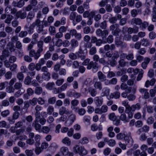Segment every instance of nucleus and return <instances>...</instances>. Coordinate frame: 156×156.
Instances as JSON below:
<instances>
[{"instance_id": "603ef678", "label": "nucleus", "mask_w": 156, "mask_h": 156, "mask_svg": "<svg viewBox=\"0 0 156 156\" xmlns=\"http://www.w3.org/2000/svg\"><path fill=\"white\" fill-rule=\"evenodd\" d=\"M28 34L27 31H21L19 34V36L20 38H23L26 37Z\"/></svg>"}, {"instance_id": "39448f33", "label": "nucleus", "mask_w": 156, "mask_h": 156, "mask_svg": "<svg viewBox=\"0 0 156 156\" xmlns=\"http://www.w3.org/2000/svg\"><path fill=\"white\" fill-rule=\"evenodd\" d=\"M98 68L99 66L98 63L96 62H94L93 61L90 62L87 67V68L88 69H90L92 68V70L94 73L97 72Z\"/></svg>"}, {"instance_id": "f03ea898", "label": "nucleus", "mask_w": 156, "mask_h": 156, "mask_svg": "<svg viewBox=\"0 0 156 156\" xmlns=\"http://www.w3.org/2000/svg\"><path fill=\"white\" fill-rule=\"evenodd\" d=\"M74 152L80 156H84L87 154V151L82 146L76 145L73 148Z\"/></svg>"}, {"instance_id": "aec40b11", "label": "nucleus", "mask_w": 156, "mask_h": 156, "mask_svg": "<svg viewBox=\"0 0 156 156\" xmlns=\"http://www.w3.org/2000/svg\"><path fill=\"white\" fill-rule=\"evenodd\" d=\"M98 79L101 82L105 81L106 80V76L101 71L98 73Z\"/></svg>"}, {"instance_id": "b1692460", "label": "nucleus", "mask_w": 156, "mask_h": 156, "mask_svg": "<svg viewBox=\"0 0 156 156\" xmlns=\"http://www.w3.org/2000/svg\"><path fill=\"white\" fill-rule=\"evenodd\" d=\"M141 43L142 45L144 47L149 46L152 44L151 42L149 40L144 38L141 40Z\"/></svg>"}, {"instance_id": "49530a36", "label": "nucleus", "mask_w": 156, "mask_h": 156, "mask_svg": "<svg viewBox=\"0 0 156 156\" xmlns=\"http://www.w3.org/2000/svg\"><path fill=\"white\" fill-rule=\"evenodd\" d=\"M6 89V92L9 93H14L15 91L14 87L10 85L7 87Z\"/></svg>"}, {"instance_id": "c85d7f7f", "label": "nucleus", "mask_w": 156, "mask_h": 156, "mask_svg": "<svg viewBox=\"0 0 156 156\" xmlns=\"http://www.w3.org/2000/svg\"><path fill=\"white\" fill-rule=\"evenodd\" d=\"M60 151L62 154L64 156H66L69 153L68 148L66 147H62L60 149Z\"/></svg>"}, {"instance_id": "338daca9", "label": "nucleus", "mask_w": 156, "mask_h": 156, "mask_svg": "<svg viewBox=\"0 0 156 156\" xmlns=\"http://www.w3.org/2000/svg\"><path fill=\"white\" fill-rule=\"evenodd\" d=\"M63 43V41L61 39H58L55 42V45L58 47H61Z\"/></svg>"}, {"instance_id": "c03bdc74", "label": "nucleus", "mask_w": 156, "mask_h": 156, "mask_svg": "<svg viewBox=\"0 0 156 156\" xmlns=\"http://www.w3.org/2000/svg\"><path fill=\"white\" fill-rule=\"evenodd\" d=\"M43 92L42 88L41 87H37L35 90V93L37 95L41 94Z\"/></svg>"}, {"instance_id": "69168bd1", "label": "nucleus", "mask_w": 156, "mask_h": 156, "mask_svg": "<svg viewBox=\"0 0 156 156\" xmlns=\"http://www.w3.org/2000/svg\"><path fill=\"white\" fill-rule=\"evenodd\" d=\"M35 64L34 63L31 62L28 65V69L31 71H33L35 69Z\"/></svg>"}, {"instance_id": "8fccbe9b", "label": "nucleus", "mask_w": 156, "mask_h": 156, "mask_svg": "<svg viewBox=\"0 0 156 156\" xmlns=\"http://www.w3.org/2000/svg\"><path fill=\"white\" fill-rule=\"evenodd\" d=\"M29 102L32 105L34 106L37 104V98H34L30 100Z\"/></svg>"}, {"instance_id": "20e7f679", "label": "nucleus", "mask_w": 156, "mask_h": 156, "mask_svg": "<svg viewBox=\"0 0 156 156\" xmlns=\"http://www.w3.org/2000/svg\"><path fill=\"white\" fill-rule=\"evenodd\" d=\"M34 27H37V31L38 33L43 31V26L41 24V21L40 20H36L32 24Z\"/></svg>"}, {"instance_id": "2eb2a0df", "label": "nucleus", "mask_w": 156, "mask_h": 156, "mask_svg": "<svg viewBox=\"0 0 156 156\" xmlns=\"http://www.w3.org/2000/svg\"><path fill=\"white\" fill-rule=\"evenodd\" d=\"M27 15L26 12H22V11L20 10L17 12L16 16L17 18H20L21 19H23L26 18Z\"/></svg>"}, {"instance_id": "a211bd4d", "label": "nucleus", "mask_w": 156, "mask_h": 156, "mask_svg": "<svg viewBox=\"0 0 156 156\" xmlns=\"http://www.w3.org/2000/svg\"><path fill=\"white\" fill-rule=\"evenodd\" d=\"M150 127L147 125H144L141 128L139 129L137 131V133L140 135L141 133L142 132L147 133L149 130Z\"/></svg>"}, {"instance_id": "7c9ffc66", "label": "nucleus", "mask_w": 156, "mask_h": 156, "mask_svg": "<svg viewBox=\"0 0 156 156\" xmlns=\"http://www.w3.org/2000/svg\"><path fill=\"white\" fill-rule=\"evenodd\" d=\"M76 14L77 13L76 12H71L69 16L70 20L73 21L74 25H75L74 22H75V20L76 16Z\"/></svg>"}, {"instance_id": "e433bc0d", "label": "nucleus", "mask_w": 156, "mask_h": 156, "mask_svg": "<svg viewBox=\"0 0 156 156\" xmlns=\"http://www.w3.org/2000/svg\"><path fill=\"white\" fill-rule=\"evenodd\" d=\"M120 119L125 122H128L129 121V119L127 118L126 115L125 113L122 114L120 117Z\"/></svg>"}, {"instance_id": "412c9836", "label": "nucleus", "mask_w": 156, "mask_h": 156, "mask_svg": "<svg viewBox=\"0 0 156 156\" xmlns=\"http://www.w3.org/2000/svg\"><path fill=\"white\" fill-rule=\"evenodd\" d=\"M104 141L108 143V144L110 146L113 147L116 144L115 141L113 139L108 140V138L106 137L104 139Z\"/></svg>"}, {"instance_id": "c9c22d12", "label": "nucleus", "mask_w": 156, "mask_h": 156, "mask_svg": "<svg viewBox=\"0 0 156 156\" xmlns=\"http://www.w3.org/2000/svg\"><path fill=\"white\" fill-rule=\"evenodd\" d=\"M133 112H134L135 110H139L141 108L140 105L138 103L136 104V105H132Z\"/></svg>"}, {"instance_id": "a878e982", "label": "nucleus", "mask_w": 156, "mask_h": 156, "mask_svg": "<svg viewBox=\"0 0 156 156\" xmlns=\"http://www.w3.org/2000/svg\"><path fill=\"white\" fill-rule=\"evenodd\" d=\"M41 136L39 134H36L34 136V139L35 140V146H39L40 144V139Z\"/></svg>"}, {"instance_id": "09e8293b", "label": "nucleus", "mask_w": 156, "mask_h": 156, "mask_svg": "<svg viewBox=\"0 0 156 156\" xmlns=\"http://www.w3.org/2000/svg\"><path fill=\"white\" fill-rule=\"evenodd\" d=\"M24 60L28 62H30L32 61V58L31 57L30 55H25L23 57Z\"/></svg>"}, {"instance_id": "5701e85b", "label": "nucleus", "mask_w": 156, "mask_h": 156, "mask_svg": "<svg viewBox=\"0 0 156 156\" xmlns=\"http://www.w3.org/2000/svg\"><path fill=\"white\" fill-rule=\"evenodd\" d=\"M76 115L75 114H71L68 118L66 122H69L70 125H72L76 119Z\"/></svg>"}, {"instance_id": "2f4dec72", "label": "nucleus", "mask_w": 156, "mask_h": 156, "mask_svg": "<svg viewBox=\"0 0 156 156\" xmlns=\"http://www.w3.org/2000/svg\"><path fill=\"white\" fill-rule=\"evenodd\" d=\"M50 130V128L48 126H43L42 127L41 133L47 134L48 133Z\"/></svg>"}, {"instance_id": "5fc2aeb1", "label": "nucleus", "mask_w": 156, "mask_h": 156, "mask_svg": "<svg viewBox=\"0 0 156 156\" xmlns=\"http://www.w3.org/2000/svg\"><path fill=\"white\" fill-rule=\"evenodd\" d=\"M90 49L89 50V53L90 55H93L95 54L97 50L96 48L95 47H93L90 48Z\"/></svg>"}, {"instance_id": "6ab92c4d", "label": "nucleus", "mask_w": 156, "mask_h": 156, "mask_svg": "<svg viewBox=\"0 0 156 156\" xmlns=\"http://www.w3.org/2000/svg\"><path fill=\"white\" fill-rule=\"evenodd\" d=\"M132 24L136 25H140L142 23V21L141 19L139 18H133L131 20Z\"/></svg>"}, {"instance_id": "79ce46f5", "label": "nucleus", "mask_w": 156, "mask_h": 156, "mask_svg": "<svg viewBox=\"0 0 156 156\" xmlns=\"http://www.w3.org/2000/svg\"><path fill=\"white\" fill-rule=\"evenodd\" d=\"M13 18V16L12 15H8L6 19L5 20V22L7 24H10Z\"/></svg>"}, {"instance_id": "f8f14e48", "label": "nucleus", "mask_w": 156, "mask_h": 156, "mask_svg": "<svg viewBox=\"0 0 156 156\" xmlns=\"http://www.w3.org/2000/svg\"><path fill=\"white\" fill-rule=\"evenodd\" d=\"M72 112V111H69L68 109H67L64 106L62 107L59 109V113L60 115H63L64 114L68 115Z\"/></svg>"}, {"instance_id": "4d7b16f0", "label": "nucleus", "mask_w": 156, "mask_h": 156, "mask_svg": "<svg viewBox=\"0 0 156 156\" xmlns=\"http://www.w3.org/2000/svg\"><path fill=\"white\" fill-rule=\"evenodd\" d=\"M55 84L53 82L48 83L46 85L47 88L49 90H51L54 87Z\"/></svg>"}, {"instance_id": "4be33fe9", "label": "nucleus", "mask_w": 156, "mask_h": 156, "mask_svg": "<svg viewBox=\"0 0 156 156\" xmlns=\"http://www.w3.org/2000/svg\"><path fill=\"white\" fill-rule=\"evenodd\" d=\"M120 88L122 90H125L126 89V91L127 92L130 93L131 91L132 87H128L127 85L125 83H122L121 86Z\"/></svg>"}, {"instance_id": "4468645a", "label": "nucleus", "mask_w": 156, "mask_h": 156, "mask_svg": "<svg viewBox=\"0 0 156 156\" xmlns=\"http://www.w3.org/2000/svg\"><path fill=\"white\" fill-rule=\"evenodd\" d=\"M139 92L142 94H144V98L147 99L150 97V94L148 92V90L145 88H140L139 90Z\"/></svg>"}, {"instance_id": "f3484780", "label": "nucleus", "mask_w": 156, "mask_h": 156, "mask_svg": "<svg viewBox=\"0 0 156 156\" xmlns=\"http://www.w3.org/2000/svg\"><path fill=\"white\" fill-rule=\"evenodd\" d=\"M37 44L38 49L37 51L41 53L43 50V45L44 42L42 41L41 40L37 41Z\"/></svg>"}, {"instance_id": "7ed1b4c3", "label": "nucleus", "mask_w": 156, "mask_h": 156, "mask_svg": "<svg viewBox=\"0 0 156 156\" xmlns=\"http://www.w3.org/2000/svg\"><path fill=\"white\" fill-rule=\"evenodd\" d=\"M92 44L89 43L87 44L86 46L84 45L80 46L79 50L77 52L78 55L79 56L82 55H86L87 52V48H90Z\"/></svg>"}, {"instance_id": "052dcab7", "label": "nucleus", "mask_w": 156, "mask_h": 156, "mask_svg": "<svg viewBox=\"0 0 156 156\" xmlns=\"http://www.w3.org/2000/svg\"><path fill=\"white\" fill-rule=\"evenodd\" d=\"M48 30L51 35H54L55 33V28L53 26H50Z\"/></svg>"}, {"instance_id": "680f3d73", "label": "nucleus", "mask_w": 156, "mask_h": 156, "mask_svg": "<svg viewBox=\"0 0 156 156\" xmlns=\"http://www.w3.org/2000/svg\"><path fill=\"white\" fill-rule=\"evenodd\" d=\"M54 111V107L50 105L47 109V113L50 115H51Z\"/></svg>"}, {"instance_id": "a18cd8bd", "label": "nucleus", "mask_w": 156, "mask_h": 156, "mask_svg": "<svg viewBox=\"0 0 156 156\" xmlns=\"http://www.w3.org/2000/svg\"><path fill=\"white\" fill-rule=\"evenodd\" d=\"M139 12H141V11L139 10L133 9L131 11V15L133 17H136Z\"/></svg>"}, {"instance_id": "bb28decb", "label": "nucleus", "mask_w": 156, "mask_h": 156, "mask_svg": "<svg viewBox=\"0 0 156 156\" xmlns=\"http://www.w3.org/2000/svg\"><path fill=\"white\" fill-rule=\"evenodd\" d=\"M94 86L95 89H98L99 90H101L102 88V84L101 81H96L94 83Z\"/></svg>"}, {"instance_id": "f257e3e1", "label": "nucleus", "mask_w": 156, "mask_h": 156, "mask_svg": "<svg viewBox=\"0 0 156 156\" xmlns=\"http://www.w3.org/2000/svg\"><path fill=\"white\" fill-rule=\"evenodd\" d=\"M116 138L119 140H122L124 138L126 144H128L129 147H131L133 145V141L130 133L126 135L122 133H119L117 135Z\"/></svg>"}, {"instance_id": "9b49d317", "label": "nucleus", "mask_w": 156, "mask_h": 156, "mask_svg": "<svg viewBox=\"0 0 156 156\" xmlns=\"http://www.w3.org/2000/svg\"><path fill=\"white\" fill-rule=\"evenodd\" d=\"M24 4V2L23 0H20L19 1L14 0L12 3V5L14 7L20 8L22 7Z\"/></svg>"}, {"instance_id": "423d86ee", "label": "nucleus", "mask_w": 156, "mask_h": 156, "mask_svg": "<svg viewBox=\"0 0 156 156\" xmlns=\"http://www.w3.org/2000/svg\"><path fill=\"white\" fill-rule=\"evenodd\" d=\"M40 118H35V120L33 121L32 125L34 127L35 130L39 133H41V126L38 123Z\"/></svg>"}, {"instance_id": "58836bf2", "label": "nucleus", "mask_w": 156, "mask_h": 156, "mask_svg": "<svg viewBox=\"0 0 156 156\" xmlns=\"http://www.w3.org/2000/svg\"><path fill=\"white\" fill-rule=\"evenodd\" d=\"M91 129L93 131H95L98 129L99 130H101L102 128L101 127H98L97 125L94 124L91 125Z\"/></svg>"}, {"instance_id": "393cba45", "label": "nucleus", "mask_w": 156, "mask_h": 156, "mask_svg": "<svg viewBox=\"0 0 156 156\" xmlns=\"http://www.w3.org/2000/svg\"><path fill=\"white\" fill-rule=\"evenodd\" d=\"M75 112H77L78 114L81 115H83L86 112V110L83 108H79L76 107L74 110Z\"/></svg>"}, {"instance_id": "37998d69", "label": "nucleus", "mask_w": 156, "mask_h": 156, "mask_svg": "<svg viewBox=\"0 0 156 156\" xmlns=\"http://www.w3.org/2000/svg\"><path fill=\"white\" fill-rule=\"evenodd\" d=\"M112 54L113 56L112 58L113 60H116L117 58L119 57V54L118 51H115Z\"/></svg>"}, {"instance_id": "9d476101", "label": "nucleus", "mask_w": 156, "mask_h": 156, "mask_svg": "<svg viewBox=\"0 0 156 156\" xmlns=\"http://www.w3.org/2000/svg\"><path fill=\"white\" fill-rule=\"evenodd\" d=\"M29 55L31 57H33L34 58L35 60L37 59L41 56V53L38 51H35L32 49L29 52Z\"/></svg>"}, {"instance_id": "864d4df0", "label": "nucleus", "mask_w": 156, "mask_h": 156, "mask_svg": "<svg viewBox=\"0 0 156 156\" xmlns=\"http://www.w3.org/2000/svg\"><path fill=\"white\" fill-rule=\"evenodd\" d=\"M10 113L9 110L7 109L1 112V115L3 117H5L8 115Z\"/></svg>"}, {"instance_id": "0e129e2a", "label": "nucleus", "mask_w": 156, "mask_h": 156, "mask_svg": "<svg viewBox=\"0 0 156 156\" xmlns=\"http://www.w3.org/2000/svg\"><path fill=\"white\" fill-rule=\"evenodd\" d=\"M89 142L88 140L87 137H84L80 140V142L82 144H87Z\"/></svg>"}, {"instance_id": "774afa93", "label": "nucleus", "mask_w": 156, "mask_h": 156, "mask_svg": "<svg viewBox=\"0 0 156 156\" xmlns=\"http://www.w3.org/2000/svg\"><path fill=\"white\" fill-rule=\"evenodd\" d=\"M100 109L101 111L102 114V113H105L107 111L108 107L106 105H102Z\"/></svg>"}, {"instance_id": "dca6fc26", "label": "nucleus", "mask_w": 156, "mask_h": 156, "mask_svg": "<svg viewBox=\"0 0 156 156\" xmlns=\"http://www.w3.org/2000/svg\"><path fill=\"white\" fill-rule=\"evenodd\" d=\"M6 48L11 52H14L16 50L15 46L13 43L12 42H9L8 43Z\"/></svg>"}, {"instance_id": "bf43d9fd", "label": "nucleus", "mask_w": 156, "mask_h": 156, "mask_svg": "<svg viewBox=\"0 0 156 156\" xmlns=\"http://www.w3.org/2000/svg\"><path fill=\"white\" fill-rule=\"evenodd\" d=\"M15 48L18 50L22 49V44L20 41L16 42Z\"/></svg>"}, {"instance_id": "a19ab883", "label": "nucleus", "mask_w": 156, "mask_h": 156, "mask_svg": "<svg viewBox=\"0 0 156 156\" xmlns=\"http://www.w3.org/2000/svg\"><path fill=\"white\" fill-rule=\"evenodd\" d=\"M50 73H48L45 74H42V78L44 80H48L50 79Z\"/></svg>"}, {"instance_id": "ddd939ff", "label": "nucleus", "mask_w": 156, "mask_h": 156, "mask_svg": "<svg viewBox=\"0 0 156 156\" xmlns=\"http://www.w3.org/2000/svg\"><path fill=\"white\" fill-rule=\"evenodd\" d=\"M43 109V107L39 105H37L35 108V118H40V111H41Z\"/></svg>"}, {"instance_id": "3c124183", "label": "nucleus", "mask_w": 156, "mask_h": 156, "mask_svg": "<svg viewBox=\"0 0 156 156\" xmlns=\"http://www.w3.org/2000/svg\"><path fill=\"white\" fill-rule=\"evenodd\" d=\"M34 12L31 11L27 15V19L31 20L34 17Z\"/></svg>"}, {"instance_id": "f704fd0d", "label": "nucleus", "mask_w": 156, "mask_h": 156, "mask_svg": "<svg viewBox=\"0 0 156 156\" xmlns=\"http://www.w3.org/2000/svg\"><path fill=\"white\" fill-rule=\"evenodd\" d=\"M71 46L73 48H75L78 45V42L77 40L75 39H72L70 41Z\"/></svg>"}, {"instance_id": "c756f323", "label": "nucleus", "mask_w": 156, "mask_h": 156, "mask_svg": "<svg viewBox=\"0 0 156 156\" xmlns=\"http://www.w3.org/2000/svg\"><path fill=\"white\" fill-rule=\"evenodd\" d=\"M71 103L72 105L71 108L72 109H74L75 110L76 108V106L78 105L79 102L78 100L74 99L71 101Z\"/></svg>"}, {"instance_id": "cd10ccee", "label": "nucleus", "mask_w": 156, "mask_h": 156, "mask_svg": "<svg viewBox=\"0 0 156 156\" xmlns=\"http://www.w3.org/2000/svg\"><path fill=\"white\" fill-rule=\"evenodd\" d=\"M151 60L149 58H145L144 61L142 62L141 64V66L143 69H146L148 64L149 63Z\"/></svg>"}, {"instance_id": "4c0bfd02", "label": "nucleus", "mask_w": 156, "mask_h": 156, "mask_svg": "<svg viewBox=\"0 0 156 156\" xmlns=\"http://www.w3.org/2000/svg\"><path fill=\"white\" fill-rule=\"evenodd\" d=\"M62 143L68 146H69L71 144V140L68 137H66L62 140Z\"/></svg>"}, {"instance_id": "6e6552de", "label": "nucleus", "mask_w": 156, "mask_h": 156, "mask_svg": "<svg viewBox=\"0 0 156 156\" xmlns=\"http://www.w3.org/2000/svg\"><path fill=\"white\" fill-rule=\"evenodd\" d=\"M103 98L101 96H98L95 98L94 99V102L98 107H99L101 106L103 104Z\"/></svg>"}, {"instance_id": "473e14b6", "label": "nucleus", "mask_w": 156, "mask_h": 156, "mask_svg": "<svg viewBox=\"0 0 156 156\" xmlns=\"http://www.w3.org/2000/svg\"><path fill=\"white\" fill-rule=\"evenodd\" d=\"M21 82L19 81V82H17L15 83L14 85V88L15 90H20L22 88V84Z\"/></svg>"}, {"instance_id": "13d9d810", "label": "nucleus", "mask_w": 156, "mask_h": 156, "mask_svg": "<svg viewBox=\"0 0 156 156\" xmlns=\"http://www.w3.org/2000/svg\"><path fill=\"white\" fill-rule=\"evenodd\" d=\"M24 106L23 108V109L27 111L30 106V103L29 101H25L23 103Z\"/></svg>"}, {"instance_id": "72a5a7b5", "label": "nucleus", "mask_w": 156, "mask_h": 156, "mask_svg": "<svg viewBox=\"0 0 156 156\" xmlns=\"http://www.w3.org/2000/svg\"><path fill=\"white\" fill-rule=\"evenodd\" d=\"M16 77L20 82H22L23 81L24 76L23 73L21 72L18 73L16 75Z\"/></svg>"}, {"instance_id": "e2e57ef3", "label": "nucleus", "mask_w": 156, "mask_h": 156, "mask_svg": "<svg viewBox=\"0 0 156 156\" xmlns=\"http://www.w3.org/2000/svg\"><path fill=\"white\" fill-rule=\"evenodd\" d=\"M26 143L31 145L35 144V141L33 139L28 138L26 140Z\"/></svg>"}, {"instance_id": "ea45409f", "label": "nucleus", "mask_w": 156, "mask_h": 156, "mask_svg": "<svg viewBox=\"0 0 156 156\" xmlns=\"http://www.w3.org/2000/svg\"><path fill=\"white\" fill-rule=\"evenodd\" d=\"M89 91L92 97H95L97 94V91L95 88H90Z\"/></svg>"}, {"instance_id": "6e6d98bb", "label": "nucleus", "mask_w": 156, "mask_h": 156, "mask_svg": "<svg viewBox=\"0 0 156 156\" xmlns=\"http://www.w3.org/2000/svg\"><path fill=\"white\" fill-rule=\"evenodd\" d=\"M31 79L30 76L26 77L24 81V83L26 85H29L31 82Z\"/></svg>"}, {"instance_id": "0eeeda50", "label": "nucleus", "mask_w": 156, "mask_h": 156, "mask_svg": "<svg viewBox=\"0 0 156 156\" xmlns=\"http://www.w3.org/2000/svg\"><path fill=\"white\" fill-rule=\"evenodd\" d=\"M71 30V34L72 37H74L78 40H80L82 38V36L81 33H78L75 29H72Z\"/></svg>"}, {"instance_id": "1a4fd4ad", "label": "nucleus", "mask_w": 156, "mask_h": 156, "mask_svg": "<svg viewBox=\"0 0 156 156\" xmlns=\"http://www.w3.org/2000/svg\"><path fill=\"white\" fill-rule=\"evenodd\" d=\"M91 43H95L97 46H99L102 44V41L100 39H98L96 37L92 36L91 37Z\"/></svg>"}, {"instance_id": "de8ad7c7", "label": "nucleus", "mask_w": 156, "mask_h": 156, "mask_svg": "<svg viewBox=\"0 0 156 156\" xmlns=\"http://www.w3.org/2000/svg\"><path fill=\"white\" fill-rule=\"evenodd\" d=\"M121 31V30L119 28V26L114 31L112 32V33L114 35L118 36L119 33Z\"/></svg>"}]
</instances>
